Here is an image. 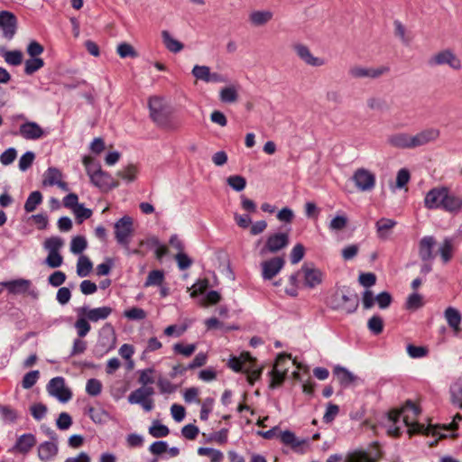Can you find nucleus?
Here are the masks:
<instances>
[{"mask_svg":"<svg viewBox=\"0 0 462 462\" xmlns=\"http://www.w3.org/2000/svg\"><path fill=\"white\" fill-rule=\"evenodd\" d=\"M220 100L223 103H234L238 98L237 89L235 86L223 88L219 93Z\"/></svg>","mask_w":462,"mask_h":462,"instance_id":"nucleus-39","label":"nucleus"},{"mask_svg":"<svg viewBox=\"0 0 462 462\" xmlns=\"http://www.w3.org/2000/svg\"><path fill=\"white\" fill-rule=\"evenodd\" d=\"M154 373L153 368H146L139 371L138 382L142 384L141 387H150L149 384L154 383L152 374Z\"/></svg>","mask_w":462,"mask_h":462,"instance_id":"nucleus-49","label":"nucleus"},{"mask_svg":"<svg viewBox=\"0 0 462 462\" xmlns=\"http://www.w3.org/2000/svg\"><path fill=\"white\" fill-rule=\"evenodd\" d=\"M283 361H287L285 354L279 355L273 369L269 373V375L271 377V388H276L280 386L286 377V374L288 372L289 367H280L282 366V363Z\"/></svg>","mask_w":462,"mask_h":462,"instance_id":"nucleus-15","label":"nucleus"},{"mask_svg":"<svg viewBox=\"0 0 462 462\" xmlns=\"http://www.w3.org/2000/svg\"><path fill=\"white\" fill-rule=\"evenodd\" d=\"M149 433L153 438H163L169 435L170 430L167 426L160 423L159 421H154L149 428Z\"/></svg>","mask_w":462,"mask_h":462,"instance_id":"nucleus-47","label":"nucleus"},{"mask_svg":"<svg viewBox=\"0 0 462 462\" xmlns=\"http://www.w3.org/2000/svg\"><path fill=\"white\" fill-rule=\"evenodd\" d=\"M348 219L345 215H338L333 217L329 224L328 228L332 232H338L343 230L347 225Z\"/></svg>","mask_w":462,"mask_h":462,"instance_id":"nucleus-45","label":"nucleus"},{"mask_svg":"<svg viewBox=\"0 0 462 462\" xmlns=\"http://www.w3.org/2000/svg\"><path fill=\"white\" fill-rule=\"evenodd\" d=\"M162 39L165 47L171 52H180L184 47L183 44L174 39L168 31L162 32Z\"/></svg>","mask_w":462,"mask_h":462,"instance_id":"nucleus-33","label":"nucleus"},{"mask_svg":"<svg viewBox=\"0 0 462 462\" xmlns=\"http://www.w3.org/2000/svg\"><path fill=\"white\" fill-rule=\"evenodd\" d=\"M454 250L453 240L449 237H446L438 250L443 263H447L452 259Z\"/></svg>","mask_w":462,"mask_h":462,"instance_id":"nucleus-30","label":"nucleus"},{"mask_svg":"<svg viewBox=\"0 0 462 462\" xmlns=\"http://www.w3.org/2000/svg\"><path fill=\"white\" fill-rule=\"evenodd\" d=\"M273 18L271 10H254L249 14L248 20L253 26H264Z\"/></svg>","mask_w":462,"mask_h":462,"instance_id":"nucleus-23","label":"nucleus"},{"mask_svg":"<svg viewBox=\"0 0 462 462\" xmlns=\"http://www.w3.org/2000/svg\"><path fill=\"white\" fill-rule=\"evenodd\" d=\"M290 243L287 233H273L268 236L264 245L259 250L260 256H265L267 254H276L286 248Z\"/></svg>","mask_w":462,"mask_h":462,"instance_id":"nucleus-7","label":"nucleus"},{"mask_svg":"<svg viewBox=\"0 0 462 462\" xmlns=\"http://www.w3.org/2000/svg\"><path fill=\"white\" fill-rule=\"evenodd\" d=\"M102 390V383L97 379H89L87 382L86 392L91 396H97Z\"/></svg>","mask_w":462,"mask_h":462,"instance_id":"nucleus-56","label":"nucleus"},{"mask_svg":"<svg viewBox=\"0 0 462 462\" xmlns=\"http://www.w3.org/2000/svg\"><path fill=\"white\" fill-rule=\"evenodd\" d=\"M420 412V409L412 402L408 401L400 411L391 412L389 419L394 422L402 420L407 427V432L410 436L416 433H421L424 435H439L440 439L446 438V434L442 433L440 430L430 425L425 426L424 424L419 423L417 421V418Z\"/></svg>","mask_w":462,"mask_h":462,"instance_id":"nucleus-1","label":"nucleus"},{"mask_svg":"<svg viewBox=\"0 0 462 462\" xmlns=\"http://www.w3.org/2000/svg\"><path fill=\"white\" fill-rule=\"evenodd\" d=\"M133 233V221L130 217L125 216L115 224L116 239L118 244L128 246L129 238Z\"/></svg>","mask_w":462,"mask_h":462,"instance_id":"nucleus-9","label":"nucleus"},{"mask_svg":"<svg viewBox=\"0 0 462 462\" xmlns=\"http://www.w3.org/2000/svg\"><path fill=\"white\" fill-rule=\"evenodd\" d=\"M58 450V442L45 441L38 448V457L42 461L47 462L57 456Z\"/></svg>","mask_w":462,"mask_h":462,"instance_id":"nucleus-24","label":"nucleus"},{"mask_svg":"<svg viewBox=\"0 0 462 462\" xmlns=\"http://www.w3.org/2000/svg\"><path fill=\"white\" fill-rule=\"evenodd\" d=\"M428 65L431 68L448 66L453 70L462 69V61L453 50L446 48L432 54L428 60Z\"/></svg>","mask_w":462,"mask_h":462,"instance_id":"nucleus-5","label":"nucleus"},{"mask_svg":"<svg viewBox=\"0 0 462 462\" xmlns=\"http://www.w3.org/2000/svg\"><path fill=\"white\" fill-rule=\"evenodd\" d=\"M63 240L58 236H51L47 238L44 242V248L48 253H59L60 249L63 246Z\"/></svg>","mask_w":462,"mask_h":462,"instance_id":"nucleus-46","label":"nucleus"},{"mask_svg":"<svg viewBox=\"0 0 462 462\" xmlns=\"http://www.w3.org/2000/svg\"><path fill=\"white\" fill-rule=\"evenodd\" d=\"M62 179V173L54 167L49 168L44 173L43 184L45 186H54Z\"/></svg>","mask_w":462,"mask_h":462,"instance_id":"nucleus-36","label":"nucleus"},{"mask_svg":"<svg viewBox=\"0 0 462 462\" xmlns=\"http://www.w3.org/2000/svg\"><path fill=\"white\" fill-rule=\"evenodd\" d=\"M449 393L452 403L462 409V378L451 384Z\"/></svg>","mask_w":462,"mask_h":462,"instance_id":"nucleus-35","label":"nucleus"},{"mask_svg":"<svg viewBox=\"0 0 462 462\" xmlns=\"http://www.w3.org/2000/svg\"><path fill=\"white\" fill-rule=\"evenodd\" d=\"M429 209L441 208L448 212H458L462 208V196L452 193L447 187H436L429 190L424 199Z\"/></svg>","mask_w":462,"mask_h":462,"instance_id":"nucleus-2","label":"nucleus"},{"mask_svg":"<svg viewBox=\"0 0 462 462\" xmlns=\"http://www.w3.org/2000/svg\"><path fill=\"white\" fill-rule=\"evenodd\" d=\"M42 201V195L40 191H32L27 198L24 204V210L26 212H32L36 209L37 206Z\"/></svg>","mask_w":462,"mask_h":462,"instance_id":"nucleus-40","label":"nucleus"},{"mask_svg":"<svg viewBox=\"0 0 462 462\" xmlns=\"http://www.w3.org/2000/svg\"><path fill=\"white\" fill-rule=\"evenodd\" d=\"M226 181L227 184L236 191H241L246 186L245 179L240 175L229 176Z\"/></svg>","mask_w":462,"mask_h":462,"instance_id":"nucleus-51","label":"nucleus"},{"mask_svg":"<svg viewBox=\"0 0 462 462\" xmlns=\"http://www.w3.org/2000/svg\"><path fill=\"white\" fill-rule=\"evenodd\" d=\"M17 20L14 14L8 11L0 12V28L5 38L11 40L16 32Z\"/></svg>","mask_w":462,"mask_h":462,"instance_id":"nucleus-18","label":"nucleus"},{"mask_svg":"<svg viewBox=\"0 0 462 462\" xmlns=\"http://www.w3.org/2000/svg\"><path fill=\"white\" fill-rule=\"evenodd\" d=\"M387 143L394 148L413 149L412 135L407 133H397L391 134L387 138Z\"/></svg>","mask_w":462,"mask_h":462,"instance_id":"nucleus-21","label":"nucleus"},{"mask_svg":"<svg viewBox=\"0 0 462 462\" xmlns=\"http://www.w3.org/2000/svg\"><path fill=\"white\" fill-rule=\"evenodd\" d=\"M40 376V373L38 370L31 371L24 374L22 385L24 389H30L32 388L38 381Z\"/></svg>","mask_w":462,"mask_h":462,"instance_id":"nucleus-53","label":"nucleus"},{"mask_svg":"<svg viewBox=\"0 0 462 462\" xmlns=\"http://www.w3.org/2000/svg\"><path fill=\"white\" fill-rule=\"evenodd\" d=\"M367 106L374 111H384L386 109V103L381 97H372L366 100Z\"/></svg>","mask_w":462,"mask_h":462,"instance_id":"nucleus-60","label":"nucleus"},{"mask_svg":"<svg viewBox=\"0 0 462 462\" xmlns=\"http://www.w3.org/2000/svg\"><path fill=\"white\" fill-rule=\"evenodd\" d=\"M352 180L360 191H370L375 186L374 174L364 168L357 169L354 172Z\"/></svg>","mask_w":462,"mask_h":462,"instance_id":"nucleus-11","label":"nucleus"},{"mask_svg":"<svg viewBox=\"0 0 462 462\" xmlns=\"http://www.w3.org/2000/svg\"><path fill=\"white\" fill-rule=\"evenodd\" d=\"M198 454L208 457L211 462H222L224 458V455L220 450L211 448H199Z\"/></svg>","mask_w":462,"mask_h":462,"instance_id":"nucleus-41","label":"nucleus"},{"mask_svg":"<svg viewBox=\"0 0 462 462\" xmlns=\"http://www.w3.org/2000/svg\"><path fill=\"white\" fill-rule=\"evenodd\" d=\"M164 272L162 270H152L149 273L144 282V287L161 286L164 281Z\"/></svg>","mask_w":462,"mask_h":462,"instance_id":"nucleus-38","label":"nucleus"},{"mask_svg":"<svg viewBox=\"0 0 462 462\" xmlns=\"http://www.w3.org/2000/svg\"><path fill=\"white\" fill-rule=\"evenodd\" d=\"M292 49L298 58L309 66L321 67L326 64V60L323 58L314 56L310 48L303 43H294Z\"/></svg>","mask_w":462,"mask_h":462,"instance_id":"nucleus-12","label":"nucleus"},{"mask_svg":"<svg viewBox=\"0 0 462 462\" xmlns=\"http://www.w3.org/2000/svg\"><path fill=\"white\" fill-rule=\"evenodd\" d=\"M50 395L57 398L61 402H67L71 399V392L66 388L65 380L61 376L52 378L47 384Z\"/></svg>","mask_w":462,"mask_h":462,"instance_id":"nucleus-10","label":"nucleus"},{"mask_svg":"<svg viewBox=\"0 0 462 462\" xmlns=\"http://www.w3.org/2000/svg\"><path fill=\"white\" fill-rule=\"evenodd\" d=\"M436 240L433 236H424L419 243V255L423 262L430 261L434 258L433 248Z\"/></svg>","mask_w":462,"mask_h":462,"instance_id":"nucleus-22","label":"nucleus"},{"mask_svg":"<svg viewBox=\"0 0 462 462\" xmlns=\"http://www.w3.org/2000/svg\"><path fill=\"white\" fill-rule=\"evenodd\" d=\"M35 155L32 152L29 151L23 153L19 160V169L22 171H27L32 164Z\"/></svg>","mask_w":462,"mask_h":462,"instance_id":"nucleus-57","label":"nucleus"},{"mask_svg":"<svg viewBox=\"0 0 462 462\" xmlns=\"http://www.w3.org/2000/svg\"><path fill=\"white\" fill-rule=\"evenodd\" d=\"M19 134L26 140H38L44 135V131L36 122H25L20 125Z\"/></svg>","mask_w":462,"mask_h":462,"instance_id":"nucleus-20","label":"nucleus"},{"mask_svg":"<svg viewBox=\"0 0 462 462\" xmlns=\"http://www.w3.org/2000/svg\"><path fill=\"white\" fill-rule=\"evenodd\" d=\"M196 348L197 346L195 344L183 345L181 343H176L173 345V351L186 357L190 356L195 352Z\"/></svg>","mask_w":462,"mask_h":462,"instance_id":"nucleus-52","label":"nucleus"},{"mask_svg":"<svg viewBox=\"0 0 462 462\" xmlns=\"http://www.w3.org/2000/svg\"><path fill=\"white\" fill-rule=\"evenodd\" d=\"M153 394L152 387H139L128 395L127 401L131 404L141 405L145 411H151L154 408Z\"/></svg>","mask_w":462,"mask_h":462,"instance_id":"nucleus-8","label":"nucleus"},{"mask_svg":"<svg viewBox=\"0 0 462 462\" xmlns=\"http://www.w3.org/2000/svg\"><path fill=\"white\" fill-rule=\"evenodd\" d=\"M36 443L35 437L32 434H23L22 435L17 442H16V448L21 452H28L32 447L34 446Z\"/></svg>","mask_w":462,"mask_h":462,"instance_id":"nucleus-37","label":"nucleus"},{"mask_svg":"<svg viewBox=\"0 0 462 462\" xmlns=\"http://www.w3.org/2000/svg\"><path fill=\"white\" fill-rule=\"evenodd\" d=\"M124 316L131 320H142L146 318V312L141 308H131L124 312Z\"/></svg>","mask_w":462,"mask_h":462,"instance_id":"nucleus-55","label":"nucleus"},{"mask_svg":"<svg viewBox=\"0 0 462 462\" xmlns=\"http://www.w3.org/2000/svg\"><path fill=\"white\" fill-rule=\"evenodd\" d=\"M333 374L344 387L351 385L356 380V376L353 373L340 365L335 366Z\"/></svg>","mask_w":462,"mask_h":462,"instance_id":"nucleus-27","label":"nucleus"},{"mask_svg":"<svg viewBox=\"0 0 462 462\" xmlns=\"http://www.w3.org/2000/svg\"><path fill=\"white\" fill-rule=\"evenodd\" d=\"M376 457L363 450H354L344 457V462H376Z\"/></svg>","mask_w":462,"mask_h":462,"instance_id":"nucleus-29","label":"nucleus"},{"mask_svg":"<svg viewBox=\"0 0 462 462\" xmlns=\"http://www.w3.org/2000/svg\"><path fill=\"white\" fill-rule=\"evenodd\" d=\"M44 66V61L42 58H31L24 62V73L26 75H32Z\"/></svg>","mask_w":462,"mask_h":462,"instance_id":"nucleus-42","label":"nucleus"},{"mask_svg":"<svg viewBox=\"0 0 462 462\" xmlns=\"http://www.w3.org/2000/svg\"><path fill=\"white\" fill-rule=\"evenodd\" d=\"M117 54L125 59V58H136L138 56L137 51L134 49V47L126 42H122L117 46Z\"/></svg>","mask_w":462,"mask_h":462,"instance_id":"nucleus-48","label":"nucleus"},{"mask_svg":"<svg viewBox=\"0 0 462 462\" xmlns=\"http://www.w3.org/2000/svg\"><path fill=\"white\" fill-rule=\"evenodd\" d=\"M79 316H86V318L92 321L97 322L98 320L106 319L111 313L112 309L107 306L89 309L87 306H83L77 310Z\"/></svg>","mask_w":462,"mask_h":462,"instance_id":"nucleus-17","label":"nucleus"},{"mask_svg":"<svg viewBox=\"0 0 462 462\" xmlns=\"http://www.w3.org/2000/svg\"><path fill=\"white\" fill-rule=\"evenodd\" d=\"M148 105L152 119L158 125H163L167 117L164 99L160 97H152Z\"/></svg>","mask_w":462,"mask_h":462,"instance_id":"nucleus-13","label":"nucleus"},{"mask_svg":"<svg viewBox=\"0 0 462 462\" xmlns=\"http://www.w3.org/2000/svg\"><path fill=\"white\" fill-rule=\"evenodd\" d=\"M17 152L14 148L11 147L5 150L2 154L0 155V162L7 166L11 164L16 158Z\"/></svg>","mask_w":462,"mask_h":462,"instance_id":"nucleus-64","label":"nucleus"},{"mask_svg":"<svg viewBox=\"0 0 462 462\" xmlns=\"http://www.w3.org/2000/svg\"><path fill=\"white\" fill-rule=\"evenodd\" d=\"M72 212L76 216L79 223H81L92 216L91 209L85 208L83 204H79L76 206Z\"/></svg>","mask_w":462,"mask_h":462,"instance_id":"nucleus-58","label":"nucleus"},{"mask_svg":"<svg viewBox=\"0 0 462 462\" xmlns=\"http://www.w3.org/2000/svg\"><path fill=\"white\" fill-rule=\"evenodd\" d=\"M3 285L5 286L11 293H22L29 289L31 282L29 280L18 279L4 282Z\"/></svg>","mask_w":462,"mask_h":462,"instance_id":"nucleus-32","label":"nucleus"},{"mask_svg":"<svg viewBox=\"0 0 462 462\" xmlns=\"http://www.w3.org/2000/svg\"><path fill=\"white\" fill-rule=\"evenodd\" d=\"M445 318L449 327L454 330L455 334L460 331L461 314L459 311L452 307H448L445 310Z\"/></svg>","mask_w":462,"mask_h":462,"instance_id":"nucleus-28","label":"nucleus"},{"mask_svg":"<svg viewBox=\"0 0 462 462\" xmlns=\"http://www.w3.org/2000/svg\"><path fill=\"white\" fill-rule=\"evenodd\" d=\"M88 246V243L85 237L76 236L71 240L70 251L74 254H81Z\"/></svg>","mask_w":462,"mask_h":462,"instance_id":"nucleus-50","label":"nucleus"},{"mask_svg":"<svg viewBox=\"0 0 462 462\" xmlns=\"http://www.w3.org/2000/svg\"><path fill=\"white\" fill-rule=\"evenodd\" d=\"M30 411L36 420H41L47 413V407L42 403H35L31 406Z\"/></svg>","mask_w":462,"mask_h":462,"instance_id":"nucleus-63","label":"nucleus"},{"mask_svg":"<svg viewBox=\"0 0 462 462\" xmlns=\"http://www.w3.org/2000/svg\"><path fill=\"white\" fill-rule=\"evenodd\" d=\"M396 226V222L390 218H381L376 224V233L380 239L386 240L390 237L393 228Z\"/></svg>","mask_w":462,"mask_h":462,"instance_id":"nucleus-25","label":"nucleus"},{"mask_svg":"<svg viewBox=\"0 0 462 462\" xmlns=\"http://www.w3.org/2000/svg\"><path fill=\"white\" fill-rule=\"evenodd\" d=\"M93 269V263L86 255H80L77 263V274L79 277H87Z\"/></svg>","mask_w":462,"mask_h":462,"instance_id":"nucleus-34","label":"nucleus"},{"mask_svg":"<svg viewBox=\"0 0 462 462\" xmlns=\"http://www.w3.org/2000/svg\"><path fill=\"white\" fill-rule=\"evenodd\" d=\"M278 438L286 446L297 449L307 443L305 439H298L291 430L279 431Z\"/></svg>","mask_w":462,"mask_h":462,"instance_id":"nucleus-26","label":"nucleus"},{"mask_svg":"<svg viewBox=\"0 0 462 462\" xmlns=\"http://www.w3.org/2000/svg\"><path fill=\"white\" fill-rule=\"evenodd\" d=\"M367 328L374 335L381 334L383 330V319L378 315H374L368 319Z\"/></svg>","mask_w":462,"mask_h":462,"instance_id":"nucleus-44","label":"nucleus"},{"mask_svg":"<svg viewBox=\"0 0 462 462\" xmlns=\"http://www.w3.org/2000/svg\"><path fill=\"white\" fill-rule=\"evenodd\" d=\"M86 316H79V319L74 324L79 337H84L90 331L91 327Z\"/></svg>","mask_w":462,"mask_h":462,"instance_id":"nucleus-43","label":"nucleus"},{"mask_svg":"<svg viewBox=\"0 0 462 462\" xmlns=\"http://www.w3.org/2000/svg\"><path fill=\"white\" fill-rule=\"evenodd\" d=\"M439 134V130L433 127L426 128L417 133L415 135H412L413 149L436 141Z\"/></svg>","mask_w":462,"mask_h":462,"instance_id":"nucleus-19","label":"nucleus"},{"mask_svg":"<svg viewBox=\"0 0 462 462\" xmlns=\"http://www.w3.org/2000/svg\"><path fill=\"white\" fill-rule=\"evenodd\" d=\"M300 272L302 273L304 285L310 289H313L319 285L323 281V273L313 266L303 264Z\"/></svg>","mask_w":462,"mask_h":462,"instance_id":"nucleus-16","label":"nucleus"},{"mask_svg":"<svg viewBox=\"0 0 462 462\" xmlns=\"http://www.w3.org/2000/svg\"><path fill=\"white\" fill-rule=\"evenodd\" d=\"M228 366L235 372L246 374L250 384H254L262 374V368L256 366L255 359L248 352L242 353L239 356H232Z\"/></svg>","mask_w":462,"mask_h":462,"instance_id":"nucleus-3","label":"nucleus"},{"mask_svg":"<svg viewBox=\"0 0 462 462\" xmlns=\"http://www.w3.org/2000/svg\"><path fill=\"white\" fill-rule=\"evenodd\" d=\"M285 261L282 257L276 256L261 263L262 276L263 280H271L283 268Z\"/></svg>","mask_w":462,"mask_h":462,"instance_id":"nucleus-14","label":"nucleus"},{"mask_svg":"<svg viewBox=\"0 0 462 462\" xmlns=\"http://www.w3.org/2000/svg\"><path fill=\"white\" fill-rule=\"evenodd\" d=\"M210 69L208 66L195 65L192 69V75L200 80L208 82Z\"/></svg>","mask_w":462,"mask_h":462,"instance_id":"nucleus-54","label":"nucleus"},{"mask_svg":"<svg viewBox=\"0 0 462 462\" xmlns=\"http://www.w3.org/2000/svg\"><path fill=\"white\" fill-rule=\"evenodd\" d=\"M83 163L93 185L105 190L117 187V182H115L108 173L103 171L91 158L85 157Z\"/></svg>","mask_w":462,"mask_h":462,"instance_id":"nucleus-4","label":"nucleus"},{"mask_svg":"<svg viewBox=\"0 0 462 462\" xmlns=\"http://www.w3.org/2000/svg\"><path fill=\"white\" fill-rule=\"evenodd\" d=\"M359 304L358 296L356 293L337 290L330 299V306L334 310H341L346 313H353Z\"/></svg>","mask_w":462,"mask_h":462,"instance_id":"nucleus-6","label":"nucleus"},{"mask_svg":"<svg viewBox=\"0 0 462 462\" xmlns=\"http://www.w3.org/2000/svg\"><path fill=\"white\" fill-rule=\"evenodd\" d=\"M353 79H369V68L362 66H353L348 70Z\"/></svg>","mask_w":462,"mask_h":462,"instance_id":"nucleus-59","label":"nucleus"},{"mask_svg":"<svg viewBox=\"0 0 462 462\" xmlns=\"http://www.w3.org/2000/svg\"><path fill=\"white\" fill-rule=\"evenodd\" d=\"M305 249L301 244H297L293 246L291 252V262L292 264H296L300 262L304 257Z\"/></svg>","mask_w":462,"mask_h":462,"instance_id":"nucleus-61","label":"nucleus"},{"mask_svg":"<svg viewBox=\"0 0 462 462\" xmlns=\"http://www.w3.org/2000/svg\"><path fill=\"white\" fill-rule=\"evenodd\" d=\"M63 263V257L60 253H48L45 263L51 268H58Z\"/></svg>","mask_w":462,"mask_h":462,"instance_id":"nucleus-62","label":"nucleus"},{"mask_svg":"<svg viewBox=\"0 0 462 462\" xmlns=\"http://www.w3.org/2000/svg\"><path fill=\"white\" fill-rule=\"evenodd\" d=\"M0 55L7 64L12 66H18L23 62V52L18 50L6 51L5 48H0Z\"/></svg>","mask_w":462,"mask_h":462,"instance_id":"nucleus-31","label":"nucleus"}]
</instances>
